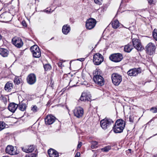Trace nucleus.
Wrapping results in <instances>:
<instances>
[{
  "mask_svg": "<svg viewBox=\"0 0 157 157\" xmlns=\"http://www.w3.org/2000/svg\"><path fill=\"white\" fill-rule=\"evenodd\" d=\"M125 123L122 120L119 119L117 121L113 127V131L115 133L122 132L124 128Z\"/></svg>",
  "mask_w": 157,
  "mask_h": 157,
  "instance_id": "obj_1",
  "label": "nucleus"
},
{
  "mask_svg": "<svg viewBox=\"0 0 157 157\" xmlns=\"http://www.w3.org/2000/svg\"><path fill=\"white\" fill-rule=\"evenodd\" d=\"M114 123V121L110 118H105L101 120L100 124L101 128L104 130L108 128Z\"/></svg>",
  "mask_w": 157,
  "mask_h": 157,
  "instance_id": "obj_2",
  "label": "nucleus"
},
{
  "mask_svg": "<svg viewBox=\"0 0 157 157\" xmlns=\"http://www.w3.org/2000/svg\"><path fill=\"white\" fill-rule=\"evenodd\" d=\"M145 48L147 53L149 55H153L155 54L156 46L154 43L151 42L149 43Z\"/></svg>",
  "mask_w": 157,
  "mask_h": 157,
  "instance_id": "obj_3",
  "label": "nucleus"
},
{
  "mask_svg": "<svg viewBox=\"0 0 157 157\" xmlns=\"http://www.w3.org/2000/svg\"><path fill=\"white\" fill-rule=\"evenodd\" d=\"M103 57L101 54L96 53L94 55L93 62L95 65H98L103 61Z\"/></svg>",
  "mask_w": 157,
  "mask_h": 157,
  "instance_id": "obj_4",
  "label": "nucleus"
},
{
  "mask_svg": "<svg viewBox=\"0 0 157 157\" xmlns=\"http://www.w3.org/2000/svg\"><path fill=\"white\" fill-rule=\"evenodd\" d=\"M111 78L113 83L116 86H118L122 80L121 76L116 73L112 74Z\"/></svg>",
  "mask_w": 157,
  "mask_h": 157,
  "instance_id": "obj_5",
  "label": "nucleus"
},
{
  "mask_svg": "<svg viewBox=\"0 0 157 157\" xmlns=\"http://www.w3.org/2000/svg\"><path fill=\"white\" fill-rule=\"evenodd\" d=\"M30 49L34 57L39 58L41 56L40 49L37 45L32 46L31 47Z\"/></svg>",
  "mask_w": 157,
  "mask_h": 157,
  "instance_id": "obj_6",
  "label": "nucleus"
},
{
  "mask_svg": "<svg viewBox=\"0 0 157 157\" xmlns=\"http://www.w3.org/2000/svg\"><path fill=\"white\" fill-rule=\"evenodd\" d=\"M110 59L115 62L121 61L123 59V56L121 54L114 53L111 55L109 57Z\"/></svg>",
  "mask_w": 157,
  "mask_h": 157,
  "instance_id": "obj_7",
  "label": "nucleus"
},
{
  "mask_svg": "<svg viewBox=\"0 0 157 157\" xmlns=\"http://www.w3.org/2000/svg\"><path fill=\"white\" fill-rule=\"evenodd\" d=\"M132 42L133 47L138 51H141L144 49L140 40L134 38L132 40Z\"/></svg>",
  "mask_w": 157,
  "mask_h": 157,
  "instance_id": "obj_8",
  "label": "nucleus"
},
{
  "mask_svg": "<svg viewBox=\"0 0 157 157\" xmlns=\"http://www.w3.org/2000/svg\"><path fill=\"white\" fill-rule=\"evenodd\" d=\"M96 24V20L94 19L91 18L86 21V29L90 30L94 27Z\"/></svg>",
  "mask_w": 157,
  "mask_h": 157,
  "instance_id": "obj_9",
  "label": "nucleus"
},
{
  "mask_svg": "<svg viewBox=\"0 0 157 157\" xmlns=\"http://www.w3.org/2000/svg\"><path fill=\"white\" fill-rule=\"evenodd\" d=\"M74 115L78 118L82 117L84 113V110L82 108L78 107L75 108L74 111Z\"/></svg>",
  "mask_w": 157,
  "mask_h": 157,
  "instance_id": "obj_10",
  "label": "nucleus"
},
{
  "mask_svg": "<svg viewBox=\"0 0 157 157\" xmlns=\"http://www.w3.org/2000/svg\"><path fill=\"white\" fill-rule=\"evenodd\" d=\"M93 79L96 84L100 86H103L104 84V79L101 76H93Z\"/></svg>",
  "mask_w": 157,
  "mask_h": 157,
  "instance_id": "obj_11",
  "label": "nucleus"
},
{
  "mask_svg": "<svg viewBox=\"0 0 157 157\" xmlns=\"http://www.w3.org/2000/svg\"><path fill=\"white\" fill-rule=\"evenodd\" d=\"M13 44L16 47L18 48L21 47L23 43L22 40L19 37H14L12 39Z\"/></svg>",
  "mask_w": 157,
  "mask_h": 157,
  "instance_id": "obj_12",
  "label": "nucleus"
},
{
  "mask_svg": "<svg viewBox=\"0 0 157 157\" xmlns=\"http://www.w3.org/2000/svg\"><path fill=\"white\" fill-rule=\"evenodd\" d=\"M27 81L28 83L30 85L34 84L36 81V77L33 73L29 75L27 78Z\"/></svg>",
  "mask_w": 157,
  "mask_h": 157,
  "instance_id": "obj_13",
  "label": "nucleus"
},
{
  "mask_svg": "<svg viewBox=\"0 0 157 157\" xmlns=\"http://www.w3.org/2000/svg\"><path fill=\"white\" fill-rule=\"evenodd\" d=\"M56 118L52 115H47L45 118V122L46 124L50 125L55 121Z\"/></svg>",
  "mask_w": 157,
  "mask_h": 157,
  "instance_id": "obj_14",
  "label": "nucleus"
},
{
  "mask_svg": "<svg viewBox=\"0 0 157 157\" xmlns=\"http://www.w3.org/2000/svg\"><path fill=\"white\" fill-rule=\"evenodd\" d=\"M140 68L131 69L127 72L128 74L130 76H135L141 72Z\"/></svg>",
  "mask_w": 157,
  "mask_h": 157,
  "instance_id": "obj_15",
  "label": "nucleus"
},
{
  "mask_svg": "<svg viewBox=\"0 0 157 157\" xmlns=\"http://www.w3.org/2000/svg\"><path fill=\"white\" fill-rule=\"evenodd\" d=\"M15 151L14 147L12 146H7L6 149V152L11 155L16 154Z\"/></svg>",
  "mask_w": 157,
  "mask_h": 157,
  "instance_id": "obj_16",
  "label": "nucleus"
},
{
  "mask_svg": "<svg viewBox=\"0 0 157 157\" xmlns=\"http://www.w3.org/2000/svg\"><path fill=\"white\" fill-rule=\"evenodd\" d=\"M22 150L26 153L31 152L34 149V147L33 145L25 146L21 147Z\"/></svg>",
  "mask_w": 157,
  "mask_h": 157,
  "instance_id": "obj_17",
  "label": "nucleus"
},
{
  "mask_svg": "<svg viewBox=\"0 0 157 157\" xmlns=\"http://www.w3.org/2000/svg\"><path fill=\"white\" fill-rule=\"evenodd\" d=\"M48 152L50 157H59L58 153L54 149L50 148Z\"/></svg>",
  "mask_w": 157,
  "mask_h": 157,
  "instance_id": "obj_18",
  "label": "nucleus"
},
{
  "mask_svg": "<svg viewBox=\"0 0 157 157\" xmlns=\"http://www.w3.org/2000/svg\"><path fill=\"white\" fill-rule=\"evenodd\" d=\"M18 106V105L14 103H12L9 104L8 109L11 112L14 113L17 109Z\"/></svg>",
  "mask_w": 157,
  "mask_h": 157,
  "instance_id": "obj_19",
  "label": "nucleus"
},
{
  "mask_svg": "<svg viewBox=\"0 0 157 157\" xmlns=\"http://www.w3.org/2000/svg\"><path fill=\"white\" fill-rule=\"evenodd\" d=\"M71 28L69 25L67 24L64 25L62 28V31L63 33L65 34H67L70 31Z\"/></svg>",
  "mask_w": 157,
  "mask_h": 157,
  "instance_id": "obj_20",
  "label": "nucleus"
},
{
  "mask_svg": "<svg viewBox=\"0 0 157 157\" xmlns=\"http://www.w3.org/2000/svg\"><path fill=\"white\" fill-rule=\"evenodd\" d=\"M9 52L5 48H0V54L4 57H7L8 54Z\"/></svg>",
  "mask_w": 157,
  "mask_h": 157,
  "instance_id": "obj_21",
  "label": "nucleus"
},
{
  "mask_svg": "<svg viewBox=\"0 0 157 157\" xmlns=\"http://www.w3.org/2000/svg\"><path fill=\"white\" fill-rule=\"evenodd\" d=\"M18 105V108L21 111H24L26 110V105L25 103L23 102L19 103Z\"/></svg>",
  "mask_w": 157,
  "mask_h": 157,
  "instance_id": "obj_22",
  "label": "nucleus"
},
{
  "mask_svg": "<svg viewBox=\"0 0 157 157\" xmlns=\"http://www.w3.org/2000/svg\"><path fill=\"white\" fill-rule=\"evenodd\" d=\"M112 25L113 28L116 29L119 27L120 23L117 20H114L112 21Z\"/></svg>",
  "mask_w": 157,
  "mask_h": 157,
  "instance_id": "obj_23",
  "label": "nucleus"
},
{
  "mask_svg": "<svg viewBox=\"0 0 157 157\" xmlns=\"http://www.w3.org/2000/svg\"><path fill=\"white\" fill-rule=\"evenodd\" d=\"M132 49L133 47L132 45L130 44H128L125 46L124 50L126 52H129Z\"/></svg>",
  "mask_w": 157,
  "mask_h": 157,
  "instance_id": "obj_24",
  "label": "nucleus"
},
{
  "mask_svg": "<svg viewBox=\"0 0 157 157\" xmlns=\"http://www.w3.org/2000/svg\"><path fill=\"white\" fill-rule=\"evenodd\" d=\"M13 86V84L12 83L8 82L5 85V90H6L9 91L12 88Z\"/></svg>",
  "mask_w": 157,
  "mask_h": 157,
  "instance_id": "obj_25",
  "label": "nucleus"
},
{
  "mask_svg": "<svg viewBox=\"0 0 157 157\" xmlns=\"http://www.w3.org/2000/svg\"><path fill=\"white\" fill-rule=\"evenodd\" d=\"M101 71L100 69H96L93 72L94 76H101Z\"/></svg>",
  "mask_w": 157,
  "mask_h": 157,
  "instance_id": "obj_26",
  "label": "nucleus"
},
{
  "mask_svg": "<svg viewBox=\"0 0 157 157\" xmlns=\"http://www.w3.org/2000/svg\"><path fill=\"white\" fill-rule=\"evenodd\" d=\"M22 81L21 78L19 76H15L14 80V82L15 84L17 85L20 84Z\"/></svg>",
  "mask_w": 157,
  "mask_h": 157,
  "instance_id": "obj_27",
  "label": "nucleus"
},
{
  "mask_svg": "<svg viewBox=\"0 0 157 157\" xmlns=\"http://www.w3.org/2000/svg\"><path fill=\"white\" fill-rule=\"evenodd\" d=\"M111 149L110 146H107L101 149V150L104 152H107Z\"/></svg>",
  "mask_w": 157,
  "mask_h": 157,
  "instance_id": "obj_28",
  "label": "nucleus"
},
{
  "mask_svg": "<svg viewBox=\"0 0 157 157\" xmlns=\"http://www.w3.org/2000/svg\"><path fill=\"white\" fill-rule=\"evenodd\" d=\"M91 144H92L91 146V148L94 149L97 147V146L98 144V142H97L96 141H92L91 142Z\"/></svg>",
  "mask_w": 157,
  "mask_h": 157,
  "instance_id": "obj_29",
  "label": "nucleus"
},
{
  "mask_svg": "<svg viewBox=\"0 0 157 157\" xmlns=\"http://www.w3.org/2000/svg\"><path fill=\"white\" fill-rule=\"evenodd\" d=\"M0 99L2 102H3L5 104H6L7 102V98L5 96H3L2 95L0 97Z\"/></svg>",
  "mask_w": 157,
  "mask_h": 157,
  "instance_id": "obj_30",
  "label": "nucleus"
},
{
  "mask_svg": "<svg viewBox=\"0 0 157 157\" xmlns=\"http://www.w3.org/2000/svg\"><path fill=\"white\" fill-rule=\"evenodd\" d=\"M6 124L4 122H0V131L4 129L5 127Z\"/></svg>",
  "mask_w": 157,
  "mask_h": 157,
  "instance_id": "obj_31",
  "label": "nucleus"
},
{
  "mask_svg": "<svg viewBox=\"0 0 157 157\" xmlns=\"http://www.w3.org/2000/svg\"><path fill=\"white\" fill-rule=\"evenodd\" d=\"M86 96V94L85 93H82V95L80 98L79 100L82 101H86V99L85 98V96Z\"/></svg>",
  "mask_w": 157,
  "mask_h": 157,
  "instance_id": "obj_32",
  "label": "nucleus"
},
{
  "mask_svg": "<svg viewBox=\"0 0 157 157\" xmlns=\"http://www.w3.org/2000/svg\"><path fill=\"white\" fill-rule=\"evenodd\" d=\"M45 70L46 71L49 70L51 68V66L49 64H46L44 66Z\"/></svg>",
  "mask_w": 157,
  "mask_h": 157,
  "instance_id": "obj_33",
  "label": "nucleus"
},
{
  "mask_svg": "<svg viewBox=\"0 0 157 157\" xmlns=\"http://www.w3.org/2000/svg\"><path fill=\"white\" fill-rule=\"evenodd\" d=\"M31 110L34 112H36L37 111L38 109L36 105H34L32 107Z\"/></svg>",
  "mask_w": 157,
  "mask_h": 157,
  "instance_id": "obj_34",
  "label": "nucleus"
},
{
  "mask_svg": "<svg viewBox=\"0 0 157 157\" xmlns=\"http://www.w3.org/2000/svg\"><path fill=\"white\" fill-rule=\"evenodd\" d=\"M94 2L97 4L101 5L102 2V0H94Z\"/></svg>",
  "mask_w": 157,
  "mask_h": 157,
  "instance_id": "obj_35",
  "label": "nucleus"
},
{
  "mask_svg": "<svg viewBox=\"0 0 157 157\" xmlns=\"http://www.w3.org/2000/svg\"><path fill=\"white\" fill-rule=\"evenodd\" d=\"M148 3L150 5H154L156 2V0H147Z\"/></svg>",
  "mask_w": 157,
  "mask_h": 157,
  "instance_id": "obj_36",
  "label": "nucleus"
},
{
  "mask_svg": "<svg viewBox=\"0 0 157 157\" xmlns=\"http://www.w3.org/2000/svg\"><path fill=\"white\" fill-rule=\"evenodd\" d=\"M134 116L133 115L130 116L129 117V121L131 122H133L134 121Z\"/></svg>",
  "mask_w": 157,
  "mask_h": 157,
  "instance_id": "obj_37",
  "label": "nucleus"
},
{
  "mask_svg": "<svg viewBox=\"0 0 157 157\" xmlns=\"http://www.w3.org/2000/svg\"><path fill=\"white\" fill-rule=\"evenodd\" d=\"M25 157H36L35 154H28L26 155Z\"/></svg>",
  "mask_w": 157,
  "mask_h": 157,
  "instance_id": "obj_38",
  "label": "nucleus"
},
{
  "mask_svg": "<svg viewBox=\"0 0 157 157\" xmlns=\"http://www.w3.org/2000/svg\"><path fill=\"white\" fill-rule=\"evenodd\" d=\"M151 110L153 113H157V108L156 107H152Z\"/></svg>",
  "mask_w": 157,
  "mask_h": 157,
  "instance_id": "obj_39",
  "label": "nucleus"
},
{
  "mask_svg": "<svg viewBox=\"0 0 157 157\" xmlns=\"http://www.w3.org/2000/svg\"><path fill=\"white\" fill-rule=\"evenodd\" d=\"M90 95H88L86 94V96H85L86 101L87 100V101H90Z\"/></svg>",
  "mask_w": 157,
  "mask_h": 157,
  "instance_id": "obj_40",
  "label": "nucleus"
},
{
  "mask_svg": "<svg viewBox=\"0 0 157 157\" xmlns=\"http://www.w3.org/2000/svg\"><path fill=\"white\" fill-rule=\"evenodd\" d=\"M157 33V29H155L153 32V36L154 35H155Z\"/></svg>",
  "mask_w": 157,
  "mask_h": 157,
  "instance_id": "obj_41",
  "label": "nucleus"
},
{
  "mask_svg": "<svg viewBox=\"0 0 157 157\" xmlns=\"http://www.w3.org/2000/svg\"><path fill=\"white\" fill-rule=\"evenodd\" d=\"M82 142H80L78 143V145L77 147L78 148H80L82 145Z\"/></svg>",
  "mask_w": 157,
  "mask_h": 157,
  "instance_id": "obj_42",
  "label": "nucleus"
},
{
  "mask_svg": "<svg viewBox=\"0 0 157 157\" xmlns=\"http://www.w3.org/2000/svg\"><path fill=\"white\" fill-rule=\"evenodd\" d=\"M22 25L24 26H26V23L25 21H22L21 22Z\"/></svg>",
  "mask_w": 157,
  "mask_h": 157,
  "instance_id": "obj_43",
  "label": "nucleus"
},
{
  "mask_svg": "<svg viewBox=\"0 0 157 157\" xmlns=\"http://www.w3.org/2000/svg\"><path fill=\"white\" fill-rule=\"evenodd\" d=\"M154 38L155 39V40L157 41V33L156 34V35H155L153 36Z\"/></svg>",
  "mask_w": 157,
  "mask_h": 157,
  "instance_id": "obj_44",
  "label": "nucleus"
},
{
  "mask_svg": "<svg viewBox=\"0 0 157 157\" xmlns=\"http://www.w3.org/2000/svg\"><path fill=\"white\" fill-rule=\"evenodd\" d=\"M80 155V153H77L75 157H79Z\"/></svg>",
  "mask_w": 157,
  "mask_h": 157,
  "instance_id": "obj_45",
  "label": "nucleus"
},
{
  "mask_svg": "<svg viewBox=\"0 0 157 157\" xmlns=\"http://www.w3.org/2000/svg\"><path fill=\"white\" fill-rule=\"evenodd\" d=\"M84 60V58H79L77 59V60L80 61H83Z\"/></svg>",
  "mask_w": 157,
  "mask_h": 157,
  "instance_id": "obj_46",
  "label": "nucleus"
},
{
  "mask_svg": "<svg viewBox=\"0 0 157 157\" xmlns=\"http://www.w3.org/2000/svg\"><path fill=\"white\" fill-rule=\"evenodd\" d=\"M153 121V119H152L151 120L149 121L148 123V124H149L152 121Z\"/></svg>",
  "mask_w": 157,
  "mask_h": 157,
  "instance_id": "obj_47",
  "label": "nucleus"
},
{
  "mask_svg": "<svg viewBox=\"0 0 157 157\" xmlns=\"http://www.w3.org/2000/svg\"><path fill=\"white\" fill-rule=\"evenodd\" d=\"M62 63H61V62H60V63H59L58 65H59V66L61 65H62Z\"/></svg>",
  "mask_w": 157,
  "mask_h": 157,
  "instance_id": "obj_48",
  "label": "nucleus"
},
{
  "mask_svg": "<svg viewBox=\"0 0 157 157\" xmlns=\"http://www.w3.org/2000/svg\"><path fill=\"white\" fill-rule=\"evenodd\" d=\"M153 157H157V154L154 155Z\"/></svg>",
  "mask_w": 157,
  "mask_h": 157,
  "instance_id": "obj_49",
  "label": "nucleus"
},
{
  "mask_svg": "<svg viewBox=\"0 0 157 157\" xmlns=\"http://www.w3.org/2000/svg\"><path fill=\"white\" fill-rule=\"evenodd\" d=\"M2 39V36L0 34V40H1Z\"/></svg>",
  "mask_w": 157,
  "mask_h": 157,
  "instance_id": "obj_50",
  "label": "nucleus"
},
{
  "mask_svg": "<svg viewBox=\"0 0 157 157\" xmlns=\"http://www.w3.org/2000/svg\"><path fill=\"white\" fill-rule=\"evenodd\" d=\"M50 102L49 101H48L47 103V105H48L49 104H50Z\"/></svg>",
  "mask_w": 157,
  "mask_h": 157,
  "instance_id": "obj_51",
  "label": "nucleus"
},
{
  "mask_svg": "<svg viewBox=\"0 0 157 157\" xmlns=\"http://www.w3.org/2000/svg\"><path fill=\"white\" fill-rule=\"evenodd\" d=\"M96 157V155H93V157Z\"/></svg>",
  "mask_w": 157,
  "mask_h": 157,
  "instance_id": "obj_52",
  "label": "nucleus"
},
{
  "mask_svg": "<svg viewBox=\"0 0 157 157\" xmlns=\"http://www.w3.org/2000/svg\"><path fill=\"white\" fill-rule=\"evenodd\" d=\"M157 135V133L156 134H155V135H154L153 136H155L156 135Z\"/></svg>",
  "mask_w": 157,
  "mask_h": 157,
  "instance_id": "obj_53",
  "label": "nucleus"
},
{
  "mask_svg": "<svg viewBox=\"0 0 157 157\" xmlns=\"http://www.w3.org/2000/svg\"><path fill=\"white\" fill-rule=\"evenodd\" d=\"M128 150H129V151H131V149H129Z\"/></svg>",
  "mask_w": 157,
  "mask_h": 157,
  "instance_id": "obj_54",
  "label": "nucleus"
}]
</instances>
